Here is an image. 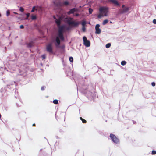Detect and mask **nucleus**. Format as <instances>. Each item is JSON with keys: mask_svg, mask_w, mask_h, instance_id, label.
Returning <instances> with one entry per match:
<instances>
[{"mask_svg": "<svg viewBox=\"0 0 156 156\" xmlns=\"http://www.w3.org/2000/svg\"><path fill=\"white\" fill-rule=\"evenodd\" d=\"M151 85L153 87H154L155 86V83L154 82H152V83H151Z\"/></svg>", "mask_w": 156, "mask_h": 156, "instance_id": "nucleus-28", "label": "nucleus"}, {"mask_svg": "<svg viewBox=\"0 0 156 156\" xmlns=\"http://www.w3.org/2000/svg\"><path fill=\"white\" fill-rule=\"evenodd\" d=\"M33 126H35V124H33Z\"/></svg>", "mask_w": 156, "mask_h": 156, "instance_id": "nucleus-35", "label": "nucleus"}, {"mask_svg": "<svg viewBox=\"0 0 156 156\" xmlns=\"http://www.w3.org/2000/svg\"><path fill=\"white\" fill-rule=\"evenodd\" d=\"M33 45V42H31L29 43L28 44V46L29 47H31Z\"/></svg>", "mask_w": 156, "mask_h": 156, "instance_id": "nucleus-18", "label": "nucleus"}, {"mask_svg": "<svg viewBox=\"0 0 156 156\" xmlns=\"http://www.w3.org/2000/svg\"><path fill=\"white\" fill-rule=\"evenodd\" d=\"M37 11H41L43 10L41 6H37Z\"/></svg>", "mask_w": 156, "mask_h": 156, "instance_id": "nucleus-11", "label": "nucleus"}, {"mask_svg": "<svg viewBox=\"0 0 156 156\" xmlns=\"http://www.w3.org/2000/svg\"><path fill=\"white\" fill-rule=\"evenodd\" d=\"M83 40L84 45H85L87 47H89L90 44V42L87 39L86 37L84 36L83 37Z\"/></svg>", "mask_w": 156, "mask_h": 156, "instance_id": "nucleus-4", "label": "nucleus"}, {"mask_svg": "<svg viewBox=\"0 0 156 156\" xmlns=\"http://www.w3.org/2000/svg\"><path fill=\"white\" fill-rule=\"evenodd\" d=\"M82 30L83 31V32H85V31L86 28H85V26H83L82 28Z\"/></svg>", "mask_w": 156, "mask_h": 156, "instance_id": "nucleus-25", "label": "nucleus"}, {"mask_svg": "<svg viewBox=\"0 0 156 156\" xmlns=\"http://www.w3.org/2000/svg\"><path fill=\"white\" fill-rule=\"evenodd\" d=\"M45 88V87H41V90H44V89Z\"/></svg>", "mask_w": 156, "mask_h": 156, "instance_id": "nucleus-33", "label": "nucleus"}, {"mask_svg": "<svg viewBox=\"0 0 156 156\" xmlns=\"http://www.w3.org/2000/svg\"><path fill=\"white\" fill-rule=\"evenodd\" d=\"M86 22L85 21H83L82 23V26H85L86 25Z\"/></svg>", "mask_w": 156, "mask_h": 156, "instance_id": "nucleus-17", "label": "nucleus"}, {"mask_svg": "<svg viewBox=\"0 0 156 156\" xmlns=\"http://www.w3.org/2000/svg\"><path fill=\"white\" fill-rule=\"evenodd\" d=\"M126 63V62L125 61H122L121 62V64L122 65L124 66Z\"/></svg>", "mask_w": 156, "mask_h": 156, "instance_id": "nucleus-15", "label": "nucleus"}, {"mask_svg": "<svg viewBox=\"0 0 156 156\" xmlns=\"http://www.w3.org/2000/svg\"><path fill=\"white\" fill-rule=\"evenodd\" d=\"M74 16H79V14H76L74 15Z\"/></svg>", "mask_w": 156, "mask_h": 156, "instance_id": "nucleus-34", "label": "nucleus"}, {"mask_svg": "<svg viewBox=\"0 0 156 156\" xmlns=\"http://www.w3.org/2000/svg\"><path fill=\"white\" fill-rule=\"evenodd\" d=\"M20 28H21V29H23L24 28V26L23 25H21L20 26Z\"/></svg>", "mask_w": 156, "mask_h": 156, "instance_id": "nucleus-32", "label": "nucleus"}, {"mask_svg": "<svg viewBox=\"0 0 156 156\" xmlns=\"http://www.w3.org/2000/svg\"><path fill=\"white\" fill-rule=\"evenodd\" d=\"M75 10H75V9H74V8L72 9H71L70 11L68 12H67L68 14H69L71 13H73L75 12Z\"/></svg>", "mask_w": 156, "mask_h": 156, "instance_id": "nucleus-10", "label": "nucleus"}, {"mask_svg": "<svg viewBox=\"0 0 156 156\" xmlns=\"http://www.w3.org/2000/svg\"><path fill=\"white\" fill-rule=\"evenodd\" d=\"M20 11L23 12L24 11V9L22 7H20Z\"/></svg>", "mask_w": 156, "mask_h": 156, "instance_id": "nucleus-26", "label": "nucleus"}, {"mask_svg": "<svg viewBox=\"0 0 156 156\" xmlns=\"http://www.w3.org/2000/svg\"><path fill=\"white\" fill-rule=\"evenodd\" d=\"M110 137L113 142L115 143H117L119 142V140L116 136L113 134H111Z\"/></svg>", "mask_w": 156, "mask_h": 156, "instance_id": "nucleus-5", "label": "nucleus"}, {"mask_svg": "<svg viewBox=\"0 0 156 156\" xmlns=\"http://www.w3.org/2000/svg\"><path fill=\"white\" fill-rule=\"evenodd\" d=\"M108 2H111L116 6H119L120 5L119 3L117 0H107Z\"/></svg>", "mask_w": 156, "mask_h": 156, "instance_id": "nucleus-6", "label": "nucleus"}, {"mask_svg": "<svg viewBox=\"0 0 156 156\" xmlns=\"http://www.w3.org/2000/svg\"><path fill=\"white\" fill-rule=\"evenodd\" d=\"M100 25L97 24L95 26L96 33L98 34H99L101 32V30L99 28Z\"/></svg>", "mask_w": 156, "mask_h": 156, "instance_id": "nucleus-7", "label": "nucleus"}, {"mask_svg": "<svg viewBox=\"0 0 156 156\" xmlns=\"http://www.w3.org/2000/svg\"><path fill=\"white\" fill-rule=\"evenodd\" d=\"M27 17L26 18V20H27L28 19V17L29 16H30V13H27L26 14Z\"/></svg>", "mask_w": 156, "mask_h": 156, "instance_id": "nucleus-24", "label": "nucleus"}, {"mask_svg": "<svg viewBox=\"0 0 156 156\" xmlns=\"http://www.w3.org/2000/svg\"><path fill=\"white\" fill-rule=\"evenodd\" d=\"M10 14V12L9 10H8L7 11V15L8 16Z\"/></svg>", "mask_w": 156, "mask_h": 156, "instance_id": "nucleus-27", "label": "nucleus"}, {"mask_svg": "<svg viewBox=\"0 0 156 156\" xmlns=\"http://www.w3.org/2000/svg\"><path fill=\"white\" fill-rule=\"evenodd\" d=\"M42 57L43 59H44L46 57L45 55H43L42 56Z\"/></svg>", "mask_w": 156, "mask_h": 156, "instance_id": "nucleus-31", "label": "nucleus"}, {"mask_svg": "<svg viewBox=\"0 0 156 156\" xmlns=\"http://www.w3.org/2000/svg\"><path fill=\"white\" fill-rule=\"evenodd\" d=\"M47 51L49 52H51L52 50V45L51 44H49L47 46Z\"/></svg>", "mask_w": 156, "mask_h": 156, "instance_id": "nucleus-8", "label": "nucleus"}, {"mask_svg": "<svg viewBox=\"0 0 156 156\" xmlns=\"http://www.w3.org/2000/svg\"><path fill=\"white\" fill-rule=\"evenodd\" d=\"M67 21L69 25V27L64 25L60 27L59 28L58 34L55 41V43L56 46H58L60 44V39L61 40H64V38L62 34L64 31L69 30L71 26H76L78 24V23L74 21L73 19L70 18H68Z\"/></svg>", "mask_w": 156, "mask_h": 156, "instance_id": "nucleus-1", "label": "nucleus"}, {"mask_svg": "<svg viewBox=\"0 0 156 156\" xmlns=\"http://www.w3.org/2000/svg\"><path fill=\"white\" fill-rule=\"evenodd\" d=\"M54 18L55 19H56L55 22L58 26H59L61 20L62 19V17H60L58 20H57L55 17L54 16Z\"/></svg>", "mask_w": 156, "mask_h": 156, "instance_id": "nucleus-9", "label": "nucleus"}, {"mask_svg": "<svg viewBox=\"0 0 156 156\" xmlns=\"http://www.w3.org/2000/svg\"><path fill=\"white\" fill-rule=\"evenodd\" d=\"M64 4L66 5H69V3L67 1H65L64 2Z\"/></svg>", "mask_w": 156, "mask_h": 156, "instance_id": "nucleus-20", "label": "nucleus"}, {"mask_svg": "<svg viewBox=\"0 0 156 156\" xmlns=\"http://www.w3.org/2000/svg\"><path fill=\"white\" fill-rule=\"evenodd\" d=\"M129 10V8L124 5H122V6L121 12L122 13L128 12Z\"/></svg>", "mask_w": 156, "mask_h": 156, "instance_id": "nucleus-3", "label": "nucleus"}, {"mask_svg": "<svg viewBox=\"0 0 156 156\" xmlns=\"http://www.w3.org/2000/svg\"><path fill=\"white\" fill-rule=\"evenodd\" d=\"M111 46V44L110 43H108L106 45V48H109Z\"/></svg>", "mask_w": 156, "mask_h": 156, "instance_id": "nucleus-19", "label": "nucleus"}, {"mask_svg": "<svg viewBox=\"0 0 156 156\" xmlns=\"http://www.w3.org/2000/svg\"><path fill=\"white\" fill-rule=\"evenodd\" d=\"M152 154H156V151H152Z\"/></svg>", "mask_w": 156, "mask_h": 156, "instance_id": "nucleus-30", "label": "nucleus"}, {"mask_svg": "<svg viewBox=\"0 0 156 156\" xmlns=\"http://www.w3.org/2000/svg\"><path fill=\"white\" fill-rule=\"evenodd\" d=\"M58 101L57 100H54L53 101V103L55 104H57L58 103Z\"/></svg>", "mask_w": 156, "mask_h": 156, "instance_id": "nucleus-22", "label": "nucleus"}, {"mask_svg": "<svg viewBox=\"0 0 156 156\" xmlns=\"http://www.w3.org/2000/svg\"><path fill=\"white\" fill-rule=\"evenodd\" d=\"M14 13L16 14H17V13H15V12Z\"/></svg>", "mask_w": 156, "mask_h": 156, "instance_id": "nucleus-36", "label": "nucleus"}, {"mask_svg": "<svg viewBox=\"0 0 156 156\" xmlns=\"http://www.w3.org/2000/svg\"><path fill=\"white\" fill-rule=\"evenodd\" d=\"M153 23L154 24H156V20L154 19L153 21Z\"/></svg>", "mask_w": 156, "mask_h": 156, "instance_id": "nucleus-29", "label": "nucleus"}, {"mask_svg": "<svg viewBox=\"0 0 156 156\" xmlns=\"http://www.w3.org/2000/svg\"><path fill=\"white\" fill-rule=\"evenodd\" d=\"M89 11L90 14H91L92 12H93V9L91 8H89Z\"/></svg>", "mask_w": 156, "mask_h": 156, "instance_id": "nucleus-23", "label": "nucleus"}, {"mask_svg": "<svg viewBox=\"0 0 156 156\" xmlns=\"http://www.w3.org/2000/svg\"><path fill=\"white\" fill-rule=\"evenodd\" d=\"M80 119L82 121L83 123H85L86 122V120L83 119L82 117H80Z\"/></svg>", "mask_w": 156, "mask_h": 156, "instance_id": "nucleus-16", "label": "nucleus"}, {"mask_svg": "<svg viewBox=\"0 0 156 156\" xmlns=\"http://www.w3.org/2000/svg\"><path fill=\"white\" fill-rule=\"evenodd\" d=\"M109 9L107 7H102L99 9V13L98 15V18L100 19L103 17H107L108 15Z\"/></svg>", "mask_w": 156, "mask_h": 156, "instance_id": "nucleus-2", "label": "nucleus"}, {"mask_svg": "<svg viewBox=\"0 0 156 156\" xmlns=\"http://www.w3.org/2000/svg\"><path fill=\"white\" fill-rule=\"evenodd\" d=\"M31 18L33 20H35L36 18V16L35 15H32L31 16Z\"/></svg>", "mask_w": 156, "mask_h": 156, "instance_id": "nucleus-14", "label": "nucleus"}, {"mask_svg": "<svg viewBox=\"0 0 156 156\" xmlns=\"http://www.w3.org/2000/svg\"><path fill=\"white\" fill-rule=\"evenodd\" d=\"M108 22V20L107 19L104 20L102 22V24L103 25H105V24H107Z\"/></svg>", "mask_w": 156, "mask_h": 156, "instance_id": "nucleus-12", "label": "nucleus"}, {"mask_svg": "<svg viewBox=\"0 0 156 156\" xmlns=\"http://www.w3.org/2000/svg\"><path fill=\"white\" fill-rule=\"evenodd\" d=\"M69 60L71 62H72L73 61V58L72 57H70L69 58Z\"/></svg>", "mask_w": 156, "mask_h": 156, "instance_id": "nucleus-21", "label": "nucleus"}, {"mask_svg": "<svg viewBox=\"0 0 156 156\" xmlns=\"http://www.w3.org/2000/svg\"><path fill=\"white\" fill-rule=\"evenodd\" d=\"M37 6H34L33 8L32 9V10L31 12H34L35 11H37Z\"/></svg>", "mask_w": 156, "mask_h": 156, "instance_id": "nucleus-13", "label": "nucleus"}]
</instances>
